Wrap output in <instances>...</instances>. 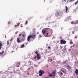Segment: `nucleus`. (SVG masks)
<instances>
[{"instance_id": "obj_12", "label": "nucleus", "mask_w": 78, "mask_h": 78, "mask_svg": "<svg viewBox=\"0 0 78 78\" xmlns=\"http://www.w3.org/2000/svg\"><path fill=\"white\" fill-rule=\"evenodd\" d=\"M53 74L52 73L51 74H49V77H52V76H53Z\"/></svg>"}, {"instance_id": "obj_46", "label": "nucleus", "mask_w": 78, "mask_h": 78, "mask_svg": "<svg viewBox=\"0 0 78 78\" xmlns=\"http://www.w3.org/2000/svg\"><path fill=\"white\" fill-rule=\"evenodd\" d=\"M50 48H51V47H50Z\"/></svg>"}, {"instance_id": "obj_8", "label": "nucleus", "mask_w": 78, "mask_h": 78, "mask_svg": "<svg viewBox=\"0 0 78 78\" xmlns=\"http://www.w3.org/2000/svg\"><path fill=\"white\" fill-rule=\"evenodd\" d=\"M64 67H67V68L68 69H70V66L68 65V66H66V65H65L64 66Z\"/></svg>"}, {"instance_id": "obj_43", "label": "nucleus", "mask_w": 78, "mask_h": 78, "mask_svg": "<svg viewBox=\"0 0 78 78\" xmlns=\"http://www.w3.org/2000/svg\"><path fill=\"white\" fill-rule=\"evenodd\" d=\"M51 61H53V60L52 59H51Z\"/></svg>"}, {"instance_id": "obj_18", "label": "nucleus", "mask_w": 78, "mask_h": 78, "mask_svg": "<svg viewBox=\"0 0 78 78\" xmlns=\"http://www.w3.org/2000/svg\"><path fill=\"white\" fill-rule=\"evenodd\" d=\"M32 17H29L28 18V20H29V21H30L31 20V19H32Z\"/></svg>"}, {"instance_id": "obj_6", "label": "nucleus", "mask_w": 78, "mask_h": 78, "mask_svg": "<svg viewBox=\"0 0 78 78\" xmlns=\"http://www.w3.org/2000/svg\"><path fill=\"white\" fill-rule=\"evenodd\" d=\"M59 12H57L55 13V16L56 17H58L59 16Z\"/></svg>"}, {"instance_id": "obj_7", "label": "nucleus", "mask_w": 78, "mask_h": 78, "mask_svg": "<svg viewBox=\"0 0 78 78\" xmlns=\"http://www.w3.org/2000/svg\"><path fill=\"white\" fill-rule=\"evenodd\" d=\"M47 30V29H43L42 30V33L44 35L45 33V32H46V31Z\"/></svg>"}, {"instance_id": "obj_15", "label": "nucleus", "mask_w": 78, "mask_h": 78, "mask_svg": "<svg viewBox=\"0 0 78 78\" xmlns=\"http://www.w3.org/2000/svg\"><path fill=\"white\" fill-rule=\"evenodd\" d=\"M59 74H60V75H63V73H62L61 72H59Z\"/></svg>"}, {"instance_id": "obj_21", "label": "nucleus", "mask_w": 78, "mask_h": 78, "mask_svg": "<svg viewBox=\"0 0 78 78\" xmlns=\"http://www.w3.org/2000/svg\"><path fill=\"white\" fill-rule=\"evenodd\" d=\"M24 47H25V45H24V44L22 45L21 46V48H23Z\"/></svg>"}, {"instance_id": "obj_9", "label": "nucleus", "mask_w": 78, "mask_h": 78, "mask_svg": "<svg viewBox=\"0 0 78 78\" xmlns=\"http://www.w3.org/2000/svg\"><path fill=\"white\" fill-rule=\"evenodd\" d=\"M60 70L62 72H63V73H67V72H66V71H65L63 70H62V69H61Z\"/></svg>"}, {"instance_id": "obj_32", "label": "nucleus", "mask_w": 78, "mask_h": 78, "mask_svg": "<svg viewBox=\"0 0 78 78\" xmlns=\"http://www.w3.org/2000/svg\"><path fill=\"white\" fill-rule=\"evenodd\" d=\"M48 49H50V46H48Z\"/></svg>"}, {"instance_id": "obj_1", "label": "nucleus", "mask_w": 78, "mask_h": 78, "mask_svg": "<svg viewBox=\"0 0 78 78\" xmlns=\"http://www.w3.org/2000/svg\"><path fill=\"white\" fill-rule=\"evenodd\" d=\"M34 35L33 34L32 36V35H29L27 37V41L29 42H30V38H32V39H34L35 38H36V33H34Z\"/></svg>"}, {"instance_id": "obj_3", "label": "nucleus", "mask_w": 78, "mask_h": 78, "mask_svg": "<svg viewBox=\"0 0 78 78\" xmlns=\"http://www.w3.org/2000/svg\"><path fill=\"white\" fill-rule=\"evenodd\" d=\"M60 43L62 44H65L66 43V41L62 39L60 40Z\"/></svg>"}, {"instance_id": "obj_16", "label": "nucleus", "mask_w": 78, "mask_h": 78, "mask_svg": "<svg viewBox=\"0 0 78 78\" xmlns=\"http://www.w3.org/2000/svg\"><path fill=\"white\" fill-rule=\"evenodd\" d=\"M2 44L1 42L0 43V50H1V49H2Z\"/></svg>"}, {"instance_id": "obj_5", "label": "nucleus", "mask_w": 78, "mask_h": 78, "mask_svg": "<svg viewBox=\"0 0 78 78\" xmlns=\"http://www.w3.org/2000/svg\"><path fill=\"white\" fill-rule=\"evenodd\" d=\"M20 65V62H17L15 66L16 67H19Z\"/></svg>"}, {"instance_id": "obj_30", "label": "nucleus", "mask_w": 78, "mask_h": 78, "mask_svg": "<svg viewBox=\"0 0 78 78\" xmlns=\"http://www.w3.org/2000/svg\"><path fill=\"white\" fill-rule=\"evenodd\" d=\"M48 36V33H47L46 36Z\"/></svg>"}, {"instance_id": "obj_47", "label": "nucleus", "mask_w": 78, "mask_h": 78, "mask_svg": "<svg viewBox=\"0 0 78 78\" xmlns=\"http://www.w3.org/2000/svg\"><path fill=\"white\" fill-rule=\"evenodd\" d=\"M72 47H73L72 46H71L70 47L71 48Z\"/></svg>"}, {"instance_id": "obj_41", "label": "nucleus", "mask_w": 78, "mask_h": 78, "mask_svg": "<svg viewBox=\"0 0 78 78\" xmlns=\"http://www.w3.org/2000/svg\"><path fill=\"white\" fill-rule=\"evenodd\" d=\"M46 66L48 67V65H46Z\"/></svg>"}, {"instance_id": "obj_42", "label": "nucleus", "mask_w": 78, "mask_h": 78, "mask_svg": "<svg viewBox=\"0 0 78 78\" xmlns=\"http://www.w3.org/2000/svg\"><path fill=\"white\" fill-rule=\"evenodd\" d=\"M60 47L62 48H63V47L60 46Z\"/></svg>"}, {"instance_id": "obj_51", "label": "nucleus", "mask_w": 78, "mask_h": 78, "mask_svg": "<svg viewBox=\"0 0 78 78\" xmlns=\"http://www.w3.org/2000/svg\"><path fill=\"white\" fill-rule=\"evenodd\" d=\"M22 40H23V39H22V40H21V41H22Z\"/></svg>"}, {"instance_id": "obj_52", "label": "nucleus", "mask_w": 78, "mask_h": 78, "mask_svg": "<svg viewBox=\"0 0 78 78\" xmlns=\"http://www.w3.org/2000/svg\"><path fill=\"white\" fill-rule=\"evenodd\" d=\"M45 78H47V77H45Z\"/></svg>"}, {"instance_id": "obj_31", "label": "nucleus", "mask_w": 78, "mask_h": 78, "mask_svg": "<svg viewBox=\"0 0 78 78\" xmlns=\"http://www.w3.org/2000/svg\"><path fill=\"white\" fill-rule=\"evenodd\" d=\"M8 24H10L11 23V22L10 21H9L8 22Z\"/></svg>"}, {"instance_id": "obj_38", "label": "nucleus", "mask_w": 78, "mask_h": 78, "mask_svg": "<svg viewBox=\"0 0 78 78\" xmlns=\"http://www.w3.org/2000/svg\"><path fill=\"white\" fill-rule=\"evenodd\" d=\"M66 0H63V2H66Z\"/></svg>"}, {"instance_id": "obj_24", "label": "nucleus", "mask_w": 78, "mask_h": 78, "mask_svg": "<svg viewBox=\"0 0 78 78\" xmlns=\"http://www.w3.org/2000/svg\"><path fill=\"white\" fill-rule=\"evenodd\" d=\"M37 59L38 60L40 59H41V58L40 57V56L37 57Z\"/></svg>"}, {"instance_id": "obj_26", "label": "nucleus", "mask_w": 78, "mask_h": 78, "mask_svg": "<svg viewBox=\"0 0 78 78\" xmlns=\"http://www.w3.org/2000/svg\"><path fill=\"white\" fill-rule=\"evenodd\" d=\"M40 56V55L39 54H37V57H39V56Z\"/></svg>"}, {"instance_id": "obj_4", "label": "nucleus", "mask_w": 78, "mask_h": 78, "mask_svg": "<svg viewBox=\"0 0 78 78\" xmlns=\"http://www.w3.org/2000/svg\"><path fill=\"white\" fill-rule=\"evenodd\" d=\"M56 70H54L52 73L53 74V76H56Z\"/></svg>"}, {"instance_id": "obj_29", "label": "nucleus", "mask_w": 78, "mask_h": 78, "mask_svg": "<svg viewBox=\"0 0 78 78\" xmlns=\"http://www.w3.org/2000/svg\"><path fill=\"white\" fill-rule=\"evenodd\" d=\"M42 37V35H40L39 36V37H40V38H41V37Z\"/></svg>"}, {"instance_id": "obj_36", "label": "nucleus", "mask_w": 78, "mask_h": 78, "mask_svg": "<svg viewBox=\"0 0 78 78\" xmlns=\"http://www.w3.org/2000/svg\"><path fill=\"white\" fill-rule=\"evenodd\" d=\"M75 38L76 39H77V37H76V36H75Z\"/></svg>"}, {"instance_id": "obj_50", "label": "nucleus", "mask_w": 78, "mask_h": 78, "mask_svg": "<svg viewBox=\"0 0 78 78\" xmlns=\"http://www.w3.org/2000/svg\"><path fill=\"white\" fill-rule=\"evenodd\" d=\"M74 0H73V1H74Z\"/></svg>"}, {"instance_id": "obj_35", "label": "nucleus", "mask_w": 78, "mask_h": 78, "mask_svg": "<svg viewBox=\"0 0 78 78\" xmlns=\"http://www.w3.org/2000/svg\"><path fill=\"white\" fill-rule=\"evenodd\" d=\"M22 36L23 37H25V35H24V34L22 35Z\"/></svg>"}, {"instance_id": "obj_20", "label": "nucleus", "mask_w": 78, "mask_h": 78, "mask_svg": "<svg viewBox=\"0 0 78 78\" xmlns=\"http://www.w3.org/2000/svg\"><path fill=\"white\" fill-rule=\"evenodd\" d=\"M28 24V21L27 20L25 23V25H27Z\"/></svg>"}, {"instance_id": "obj_39", "label": "nucleus", "mask_w": 78, "mask_h": 78, "mask_svg": "<svg viewBox=\"0 0 78 78\" xmlns=\"http://www.w3.org/2000/svg\"><path fill=\"white\" fill-rule=\"evenodd\" d=\"M72 33H73V34H74V31H72Z\"/></svg>"}, {"instance_id": "obj_48", "label": "nucleus", "mask_w": 78, "mask_h": 78, "mask_svg": "<svg viewBox=\"0 0 78 78\" xmlns=\"http://www.w3.org/2000/svg\"><path fill=\"white\" fill-rule=\"evenodd\" d=\"M27 75H29V73H27Z\"/></svg>"}, {"instance_id": "obj_2", "label": "nucleus", "mask_w": 78, "mask_h": 78, "mask_svg": "<svg viewBox=\"0 0 78 78\" xmlns=\"http://www.w3.org/2000/svg\"><path fill=\"white\" fill-rule=\"evenodd\" d=\"M44 71L42 70H40L38 72V74L40 76H42V75L44 73Z\"/></svg>"}, {"instance_id": "obj_25", "label": "nucleus", "mask_w": 78, "mask_h": 78, "mask_svg": "<svg viewBox=\"0 0 78 78\" xmlns=\"http://www.w3.org/2000/svg\"><path fill=\"white\" fill-rule=\"evenodd\" d=\"M10 41L12 42V41H13V38H12L11 39H10Z\"/></svg>"}, {"instance_id": "obj_17", "label": "nucleus", "mask_w": 78, "mask_h": 78, "mask_svg": "<svg viewBox=\"0 0 78 78\" xmlns=\"http://www.w3.org/2000/svg\"><path fill=\"white\" fill-rule=\"evenodd\" d=\"M3 53H4V51H2V52L0 53V56H1L2 54H3Z\"/></svg>"}, {"instance_id": "obj_45", "label": "nucleus", "mask_w": 78, "mask_h": 78, "mask_svg": "<svg viewBox=\"0 0 78 78\" xmlns=\"http://www.w3.org/2000/svg\"><path fill=\"white\" fill-rule=\"evenodd\" d=\"M60 39H62V37H60Z\"/></svg>"}, {"instance_id": "obj_13", "label": "nucleus", "mask_w": 78, "mask_h": 78, "mask_svg": "<svg viewBox=\"0 0 78 78\" xmlns=\"http://www.w3.org/2000/svg\"><path fill=\"white\" fill-rule=\"evenodd\" d=\"M20 25V23H17V25H15V27H19V25Z\"/></svg>"}, {"instance_id": "obj_10", "label": "nucleus", "mask_w": 78, "mask_h": 78, "mask_svg": "<svg viewBox=\"0 0 78 78\" xmlns=\"http://www.w3.org/2000/svg\"><path fill=\"white\" fill-rule=\"evenodd\" d=\"M17 42L18 43H20V40H19V38H17Z\"/></svg>"}, {"instance_id": "obj_49", "label": "nucleus", "mask_w": 78, "mask_h": 78, "mask_svg": "<svg viewBox=\"0 0 78 78\" xmlns=\"http://www.w3.org/2000/svg\"><path fill=\"white\" fill-rule=\"evenodd\" d=\"M77 2L78 3V0L77 1Z\"/></svg>"}, {"instance_id": "obj_40", "label": "nucleus", "mask_w": 78, "mask_h": 78, "mask_svg": "<svg viewBox=\"0 0 78 78\" xmlns=\"http://www.w3.org/2000/svg\"><path fill=\"white\" fill-rule=\"evenodd\" d=\"M36 56H35L34 57V58L36 59Z\"/></svg>"}, {"instance_id": "obj_33", "label": "nucleus", "mask_w": 78, "mask_h": 78, "mask_svg": "<svg viewBox=\"0 0 78 78\" xmlns=\"http://www.w3.org/2000/svg\"><path fill=\"white\" fill-rule=\"evenodd\" d=\"M77 3H78V2H76L75 3V5H77Z\"/></svg>"}, {"instance_id": "obj_28", "label": "nucleus", "mask_w": 78, "mask_h": 78, "mask_svg": "<svg viewBox=\"0 0 78 78\" xmlns=\"http://www.w3.org/2000/svg\"><path fill=\"white\" fill-rule=\"evenodd\" d=\"M71 24H73L74 23L73 21H72L71 23Z\"/></svg>"}, {"instance_id": "obj_27", "label": "nucleus", "mask_w": 78, "mask_h": 78, "mask_svg": "<svg viewBox=\"0 0 78 78\" xmlns=\"http://www.w3.org/2000/svg\"><path fill=\"white\" fill-rule=\"evenodd\" d=\"M68 1H69V2L67 1V3H68V2H72V0H68Z\"/></svg>"}, {"instance_id": "obj_19", "label": "nucleus", "mask_w": 78, "mask_h": 78, "mask_svg": "<svg viewBox=\"0 0 78 78\" xmlns=\"http://www.w3.org/2000/svg\"><path fill=\"white\" fill-rule=\"evenodd\" d=\"M70 44H73V42H72V40H70Z\"/></svg>"}, {"instance_id": "obj_34", "label": "nucleus", "mask_w": 78, "mask_h": 78, "mask_svg": "<svg viewBox=\"0 0 78 78\" xmlns=\"http://www.w3.org/2000/svg\"><path fill=\"white\" fill-rule=\"evenodd\" d=\"M35 54H37V53H38V52H37V51H36L35 52Z\"/></svg>"}, {"instance_id": "obj_22", "label": "nucleus", "mask_w": 78, "mask_h": 78, "mask_svg": "<svg viewBox=\"0 0 78 78\" xmlns=\"http://www.w3.org/2000/svg\"><path fill=\"white\" fill-rule=\"evenodd\" d=\"M67 62V60H66L64 62H63V63L64 64H66V62Z\"/></svg>"}, {"instance_id": "obj_37", "label": "nucleus", "mask_w": 78, "mask_h": 78, "mask_svg": "<svg viewBox=\"0 0 78 78\" xmlns=\"http://www.w3.org/2000/svg\"><path fill=\"white\" fill-rule=\"evenodd\" d=\"M22 36V34H19V36Z\"/></svg>"}, {"instance_id": "obj_53", "label": "nucleus", "mask_w": 78, "mask_h": 78, "mask_svg": "<svg viewBox=\"0 0 78 78\" xmlns=\"http://www.w3.org/2000/svg\"><path fill=\"white\" fill-rule=\"evenodd\" d=\"M77 78H78V77H77Z\"/></svg>"}, {"instance_id": "obj_11", "label": "nucleus", "mask_w": 78, "mask_h": 78, "mask_svg": "<svg viewBox=\"0 0 78 78\" xmlns=\"http://www.w3.org/2000/svg\"><path fill=\"white\" fill-rule=\"evenodd\" d=\"M75 73L76 75H78V69H76Z\"/></svg>"}, {"instance_id": "obj_23", "label": "nucleus", "mask_w": 78, "mask_h": 78, "mask_svg": "<svg viewBox=\"0 0 78 78\" xmlns=\"http://www.w3.org/2000/svg\"><path fill=\"white\" fill-rule=\"evenodd\" d=\"M7 44L8 45L9 44V41H7Z\"/></svg>"}, {"instance_id": "obj_44", "label": "nucleus", "mask_w": 78, "mask_h": 78, "mask_svg": "<svg viewBox=\"0 0 78 78\" xmlns=\"http://www.w3.org/2000/svg\"><path fill=\"white\" fill-rule=\"evenodd\" d=\"M37 34H39V32H37Z\"/></svg>"}, {"instance_id": "obj_14", "label": "nucleus", "mask_w": 78, "mask_h": 78, "mask_svg": "<svg viewBox=\"0 0 78 78\" xmlns=\"http://www.w3.org/2000/svg\"><path fill=\"white\" fill-rule=\"evenodd\" d=\"M65 8H66V12H67V10H68V8L67 6H66L65 7Z\"/></svg>"}]
</instances>
